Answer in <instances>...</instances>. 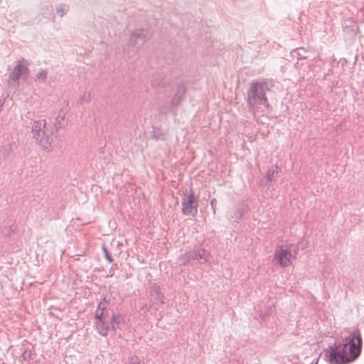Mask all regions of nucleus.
<instances>
[{
  "mask_svg": "<svg viewBox=\"0 0 364 364\" xmlns=\"http://www.w3.org/2000/svg\"><path fill=\"white\" fill-rule=\"evenodd\" d=\"M16 66L9 75V80L12 83L18 85V81L21 77L26 80L29 75L28 61L24 58L16 62Z\"/></svg>",
  "mask_w": 364,
  "mask_h": 364,
  "instance_id": "nucleus-6",
  "label": "nucleus"
},
{
  "mask_svg": "<svg viewBox=\"0 0 364 364\" xmlns=\"http://www.w3.org/2000/svg\"><path fill=\"white\" fill-rule=\"evenodd\" d=\"M363 340L358 330L353 331L342 343H335L326 349L325 356L330 364H349L360 355Z\"/></svg>",
  "mask_w": 364,
  "mask_h": 364,
  "instance_id": "nucleus-1",
  "label": "nucleus"
},
{
  "mask_svg": "<svg viewBox=\"0 0 364 364\" xmlns=\"http://www.w3.org/2000/svg\"><path fill=\"white\" fill-rule=\"evenodd\" d=\"M46 122L45 119L33 121L31 133L36 144L43 149L50 151L53 147V136L46 133Z\"/></svg>",
  "mask_w": 364,
  "mask_h": 364,
  "instance_id": "nucleus-3",
  "label": "nucleus"
},
{
  "mask_svg": "<svg viewBox=\"0 0 364 364\" xmlns=\"http://www.w3.org/2000/svg\"><path fill=\"white\" fill-rule=\"evenodd\" d=\"M152 137L156 140H164V134L160 129L154 127L152 131Z\"/></svg>",
  "mask_w": 364,
  "mask_h": 364,
  "instance_id": "nucleus-15",
  "label": "nucleus"
},
{
  "mask_svg": "<svg viewBox=\"0 0 364 364\" xmlns=\"http://www.w3.org/2000/svg\"><path fill=\"white\" fill-rule=\"evenodd\" d=\"M269 90L266 80H256L250 83L247 91V103L250 111H255L260 106L269 107V104L266 92Z\"/></svg>",
  "mask_w": 364,
  "mask_h": 364,
  "instance_id": "nucleus-2",
  "label": "nucleus"
},
{
  "mask_svg": "<svg viewBox=\"0 0 364 364\" xmlns=\"http://www.w3.org/2000/svg\"><path fill=\"white\" fill-rule=\"evenodd\" d=\"M209 256L210 254L207 250L197 247L181 255L178 260L180 265L185 266L188 262L194 260H198L200 263H204L208 261Z\"/></svg>",
  "mask_w": 364,
  "mask_h": 364,
  "instance_id": "nucleus-5",
  "label": "nucleus"
},
{
  "mask_svg": "<svg viewBox=\"0 0 364 364\" xmlns=\"http://www.w3.org/2000/svg\"><path fill=\"white\" fill-rule=\"evenodd\" d=\"M274 309V306L272 305H269L268 306L266 307V309L265 311L263 312V311H261L259 314V318L262 320V321H264L266 317L270 314L272 311Z\"/></svg>",
  "mask_w": 364,
  "mask_h": 364,
  "instance_id": "nucleus-19",
  "label": "nucleus"
},
{
  "mask_svg": "<svg viewBox=\"0 0 364 364\" xmlns=\"http://www.w3.org/2000/svg\"><path fill=\"white\" fill-rule=\"evenodd\" d=\"M95 318L96 321L105 320L104 312L100 310H96L95 313Z\"/></svg>",
  "mask_w": 364,
  "mask_h": 364,
  "instance_id": "nucleus-26",
  "label": "nucleus"
},
{
  "mask_svg": "<svg viewBox=\"0 0 364 364\" xmlns=\"http://www.w3.org/2000/svg\"><path fill=\"white\" fill-rule=\"evenodd\" d=\"M168 83V80L164 77H156L151 82V85L154 87H164L167 86Z\"/></svg>",
  "mask_w": 364,
  "mask_h": 364,
  "instance_id": "nucleus-12",
  "label": "nucleus"
},
{
  "mask_svg": "<svg viewBox=\"0 0 364 364\" xmlns=\"http://www.w3.org/2000/svg\"><path fill=\"white\" fill-rule=\"evenodd\" d=\"M277 172H278V166H275V168L269 169L267 173V176H266L267 181L271 183L272 181V178L274 176V173H277Z\"/></svg>",
  "mask_w": 364,
  "mask_h": 364,
  "instance_id": "nucleus-20",
  "label": "nucleus"
},
{
  "mask_svg": "<svg viewBox=\"0 0 364 364\" xmlns=\"http://www.w3.org/2000/svg\"><path fill=\"white\" fill-rule=\"evenodd\" d=\"M124 323L125 320L123 315L113 314L111 316L109 324L110 329H112L113 331H115L116 329L120 328L121 325L124 324Z\"/></svg>",
  "mask_w": 364,
  "mask_h": 364,
  "instance_id": "nucleus-10",
  "label": "nucleus"
},
{
  "mask_svg": "<svg viewBox=\"0 0 364 364\" xmlns=\"http://www.w3.org/2000/svg\"><path fill=\"white\" fill-rule=\"evenodd\" d=\"M48 72L46 70H41L35 76L34 80L45 82L47 79Z\"/></svg>",
  "mask_w": 364,
  "mask_h": 364,
  "instance_id": "nucleus-17",
  "label": "nucleus"
},
{
  "mask_svg": "<svg viewBox=\"0 0 364 364\" xmlns=\"http://www.w3.org/2000/svg\"><path fill=\"white\" fill-rule=\"evenodd\" d=\"M156 293L157 294V299H159L160 301V303L161 304H163L164 301L162 300V296L161 295L160 292L159 290H156Z\"/></svg>",
  "mask_w": 364,
  "mask_h": 364,
  "instance_id": "nucleus-28",
  "label": "nucleus"
},
{
  "mask_svg": "<svg viewBox=\"0 0 364 364\" xmlns=\"http://www.w3.org/2000/svg\"><path fill=\"white\" fill-rule=\"evenodd\" d=\"M107 303L108 301L106 300V298L104 297L103 300L99 303L97 309L96 310H100L105 312V311L107 308Z\"/></svg>",
  "mask_w": 364,
  "mask_h": 364,
  "instance_id": "nucleus-24",
  "label": "nucleus"
},
{
  "mask_svg": "<svg viewBox=\"0 0 364 364\" xmlns=\"http://www.w3.org/2000/svg\"><path fill=\"white\" fill-rule=\"evenodd\" d=\"M242 217V211L240 208H237L235 210L234 216L235 221L237 222L239 221Z\"/></svg>",
  "mask_w": 364,
  "mask_h": 364,
  "instance_id": "nucleus-25",
  "label": "nucleus"
},
{
  "mask_svg": "<svg viewBox=\"0 0 364 364\" xmlns=\"http://www.w3.org/2000/svg\"><path fill=\"white\" fill-rule=\"evenodd\" d=\"M129 364H139L138 361V358H132L130 359Z\"/></svg>",
  "mask_w": 364,
  "mask_h": 364,
  "instance_id": "nucleus-29",
  "label": "nucleus"
},
{
  "mask_svg": "<svg viewBox=\"0 0 364 364\" xmlns=\"http://www.w3.org/2000/svg\"><path fill=\"white\" fill-rule=\"evenodd\" d=\"M215 202H216V201H215V199H213V200H211V202H210V205H211V207H212V208H213V213H215V208H214V206H215Z\"/></svg>",
  "mask_w": 364,
  "mask_h": 364,
  "instance_id": "nucleus-30",
  "label": "nucleus"
},
{
  "mask_svg": "<svg viewBox=\"0 0 364 364\" xmlns=\"http://www.w3.org/2000/svg\"><path fill=\"white\" fill-rule=\"evenodd\" d=\"M95 326L97 333L102 336H106L108 330L110 329L109 324H106L105 320L95 321Z\"/></svg>",
  "mask_w": 364,
  "mask_h": 364,
  "instance_id": "nucleus-11",
  "label": "nucleus"
},
{
  "mask_svg": "<svg viewBox=\"0 0 364 364\" xmlns=\"http://www.w3.org/2000/svg\"><path fill=\"white\" fill-rule=\"evenodd\" d=\"M291 252L287 246H280L274 252V258L282 267H287L291 263Z\"/></svg>",
  "mask_w": 364,
  "mask_h": 364,
  "instance_id": "nucleus-8",
  "label": "nucleus"
},
{
  "mask_svg": "<svg viewBox=\"0 0 364 364\" xmlns=\"http://www.w3.org/2000/svg\"><path fill=\"white\" fill-rule=\"evenodd\" d=\"M41 15L43 18H50L51 17L54 18V16L53 15V7L51 6H45L42 9Z\"/></svg>",
  "mask_w": 364,
  "mask_h": 364,
  "instance_id": "nucleus-14",
  "label": "nucleus"
},
{
  "mask_svg": "<svg viewBox=\"0 0 364 364\" xmlns=\"http://www.w3.org/2000/svg\"><path fill=\"white\" fill-rule=\"evenodd\" d=\"M90 100V92H85L77 100L78 104H83L88 102Z\"/></svg>",
  "mask_w": 364,
  "mask_h": 364,
  "instance_id": "nucleus-21",
  "label": "nucleus"
},
{
  "mask_svg": "<svg viewBox=\"0 0 364 364\" xmlns=\"http://www.w3.org/2000/svg\"><path fill=\"white\" fill-rule=\"evenodd\" d=\"M69 10V6L66 4H59L56 6V12L60 17L63 16Z\"/></svg>",
  "mask_w": 364,
  "mask_h": 364,
  "instance_id": "nucleus-16",
  "label": "nucleus"
},
{
  "mask_svg": "<svg viewBox=\"0 0 364 364\" xmlns=\"http://www.w3.org/2000/svg\"><path fill=\"white\" fill-rule=\"evenodd\" d=\"M102 250H103V252L105 254V257L106 259L109 262H113V259H112V256L110 255L109 251L107 250V249L105 246L102 247Z\"/></svg>",
  "mask_w": 364,
  "mask_h": 364,
  "instance_id": "nucleus-27",
  "label": "nucleus"
},
{
  "mask_svg": "<svg viewBox=\"0 0 364 364\" xmlns=\"http://www.w3.org/2000/svg\"><path fill=\"white\" fill-rule=\"evenodd\" d=\"M63 120H64V116H61L60 114H58V116L56 117L55 122V131L56 132L62 127L61 121H63Z\"/></svg>",
  "mask_w": 364,
  "mask_h": 364,
  "instance_id": "nucleus-22",
  "label": "nucleus"
},
{
  "mask_svg": "<svg viewBox=\"0 0 364 364\" xmlns=\"http://www.w3.org/2000/svg\"><path fill=\"white\" fill-rule=\"evenodd\" d=\"M186 91V88L184 85L179 84L177 86L176 92L171 102V105L172 107H176L180 105L181 102L183 100Z\"/></svg>",
  "mask_w": 364,
  "mask_h": 364,
  "instance_id": "nucleus-9",
  "label": "nucleus"
},
{
  "mask_svg": "<svg viewBox=\"0 0 364 364\" xmlns=\"http://www.w3.org/2000/svg\"><path fill=\"white\" fill-rule=\"evenodd\" d=\"M31 350L28 347H23L21 348V357L24 360H28L31 357Z\"/></svg>",
  "mask_w": 364,
  "mask_h": 364,
  "instance_id": "nucleus-18",
  "label": "nucleus"
},
{
  "mask_svg": "<svg viewBox=\"0 0 364 364\" xmlns=\"http://www.w3.org/2000/svg\"><path fill=\"white\" fill-rule=\"evenodd\" d=\"M12 152V145L11 144H6L2 145L0 147V156H2L4 159L8 157L11 153Z\"/></svg>",
  "mask_w": 364,
  "mask_h": 364,
  "instance_id": "nucleus-13",
  "label": "nucleus"
},
{
  "mask_svg": "<svg viewBox=\"0 0 364 364\" xmlns=\"http://www.w3.org/2000/svg\"><path fill=\"white\" fill-rule=\"evenodd\" d=\"M182 213L187 215H196L198 212V201L196 200L194 193L191 192L188 196L183 198Z\"/></svg>",
  "mask_w": 364,
  "mask_h": 364,
  "instance_id": "nucleus-7",
  "label": "nucleus"
},
{
  "mask_svg": "<svg viewBox=\"0 0 364 364\" xmlns=\"http://www.w3.org/2000/svg\"><path fill=\"white\" fill-rule=\"evenodd\" d=\"M306 51L302 48H296L293 50V55H294V54H296L298 59H303V58H306V56L304 53Z\"/></svg>",
  "mask_w": 364,
  "mask_h": 364,
  "instance_id": "nucleus-23",
  "label": "nucleus"
},
{
  "mask_svg": "<svg viewBox=\"0 0 364 364\" xmlns=\"http://www.w3.org/2000/svg\"><path fill=\"white\" fill-rule=\"evenodd\" d=\"M148 32L144 29H136L131 35L124 48V53L128 58L134 57L139 49L144 44Z\"/></svg>",
  "mask_w": 364,
  "mask_h": 364,
  "instance_id": "nucleus-4",
  "label": "nucleus"
}]
</instances>
